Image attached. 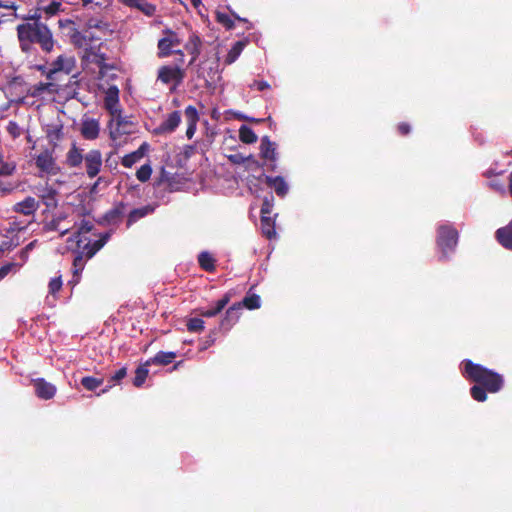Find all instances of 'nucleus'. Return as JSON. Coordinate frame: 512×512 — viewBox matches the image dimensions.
I'll list each match as a JSON object with an SVG mask.
<instances>
[{"label":"nucleus","mask_w":512,"mask_h":512,"mask_svg":"<svg viewBox=\"0 0 512 512\" xmlns=\"http://www.w3.org/2000/svg\"><path fill=\"white\" fill-rule=\"evenodd\" d=\"M41 16H33L32 22L21 23L17 26V38L22 52L31 54L35 52L34 44H39L47 53L54 48V39L48 26L39 21Z\"/></svg>","instance_id":"f257e3e1"},{"label":"nucleus","mask_w":512,"mask_h":512,"mask_svg":"<svg viewBox=\"0 0 512 512\" xmlns=\"http://www.w3.org/2000/svg\"><path fill=\"white\" fill-rule=\"evenodd\" d=\"M463 375L483 386L488 392L496 393L503 386V377L471 360L463 361Z\"/></svg>","instance_id":"f03ea898"},{"label":"nucleus","mask_w":512,"mask_h":512,"mask_svg":"<svg viewBox=\"0 0 512 512\" xmlns=\"http://www.w3.org/2000/svg\"><path fill=\"white\" fill-rule=\"evenodd\" d=\"M73 241L76 242L78 248L82 249V254L90 259L92 258L108 241L109 234H103L98 240H90L86 235L92 230L93 223L90 220L81 219L79 223L75 222Z\"/></svg>","instance_id":"7ed1b4c3"},{"label":"nucleus","mask_w":512,"mask_h":512,"mask_svg":"<svg viewBox=\"0 0 512 512\" xmlns=\"http://www.w3.org/2000/svg\"><path fill=\"white\" fill-rule=\"evenodd\" d=\"M104 107L111 115L109 128L111 130V137L115 138L113 131L114 125L116 126V129L119 130L122 125L127 123L126 119L122 116V110L119 103V89L117 86L111 85L105 91Z\"/></svg>","instance_id":"20e7f679"},{"label":"nucleus","mask_w":512,"mask_h":512,"mask_svg":"<svg viewBox=\"0 0 512 512\" xmlns=\"http://www.w3.org/2000/svg\"><path fill=\"white\" fill-rule=\"evenodd\" d=\"M458 242V232L451 225H441L437 230V246L441 258H448L453 253Z\"/></svg>","instance_id":"39448f33"},{"label":"nucleus","mask_w":512,"mask_h":512,"mask_svg":"<svg viewBox=\"0 0 512 512\" xmlns=\"http://www.w3.org/2000/svg\"><path fill=\"white\" fill-rule=\"evenodd\" d=\"M185 77V72L178 65L175 66H161L158 70L157 79L164 84L174 82L175 85H179Z\"/></svg>","instance_id":"423d86ee"},{"label":"nucleus","mask_w":512,"mask_h":512,"mask_svg":"<svg viewBox=\"0 0 512 512\" xmlns=\"http://www.w3.org/2000/svg\"><path fill=\"white\" fill-rule=\"evenodd\" d=\"M83 162L87 176L89 178H94L101 171L102 154L99 150L92 149L84 155Z\"/></svg>","instance_id":"0eeeda50"},{"label":"nucleus","mask_w":512,"mask_h":512,"mask_svg":"<svg viewBox=\"0 0 512 512\" xmlns=\"http://www.w3.org/2000/svg\"><path fill=\"white\" fill-rule=\"evenodd\" d=\"M75 68V59L71 56L60 55L52 62L51 68L47 73L48 79H54V75L59 72L70 74Z\"/></svg>","instance_id":"6e6552de"},{"label":"nucleus","mask_w":512,"mask_h":512,"mask_svg":"<svg viewBox=\"0 0 512 512\" xmlns=\"http://www.w3.org/2000/svg\"><path fill=\"white\" fill-rule=\"evenodd\" d=\"M35 164L37 168L46 174L56 175L59 171V168L56 164L55 159L52 156V153L48 150L40 153L36 159Z\"/></svg>","instance_id":"1a4fd4ad"},{"label":"nucleus","mask_w":512,"mask_h":512,"mask_svg":"<svg viewBox=\"0 0 512 512\" xmlns=\"http://www.w3.org/2000/svg\"><path fill=\"white\" fill-rule=\"evenodd\" d=\"M80 133L86 140L97 139L100 133L99 120L84 116L81 120Z\"/></svg>","instance_id":"9d476101"},{"label":"nucleus","mask_w":512,"mask_h":512,"mask_svg":"<svg viewBox=\"0 0 512 512\" xmlns=\"http://www.w3.org/2000/svg\"><path fill=\"white\" fill-rule=\"evenodd\" d=\"M35 393L37 397L44 400L52 399L56 394V386L50 382H47L43 378H37L33 380Z\"/></svg>","instance_id":"9b49d317"},{"label":"nucleus","mask_w":512,"mask_h":512,"mask_svg":"<svg viewBox=\"0 0 512 512\" xmlns=\"http://www.w3.org/2000/svg\"><path fill=\"white\" fill-rule=\"evenodd\" d=\"M181 123V113L174 111L166 117V119L158 126L156 133L165 134L172 133Z\"/></svg>","instance_id":"f8f14e48"},{"label":"nucleus","mask_w":512,"mask_h":512,"mask_svg":"<svg viewBox=\"0 0 512 512\" xmlns=\"http://www.w3.org/2000/svg\"><path fill=\"white\" fill-rule=\"evenodd\" d=\"M66 219H67V217L65 215L59 214V215L55 216L53 219H51L50 221L46 222L44 224V229L46 231H59L60 236H64L71 229L70 226L64 224Z\"/></svg>","instance_id":"ddd939ff"},{"label":"nucleus","mask_w":512,"mask_h":512,"mask_svg":"<svg viewBox=\"0 0 512 512\" xmlns=\"http://www.w3.org/2000/svg\"><path fill=\"white\" fill-rule=\"evenodd\" d=\"M39 208V203L33 197H26L23 201L16 203L14 211L26 216L33 215Z\"/></svg>","instance_id":"4468645a"},{"label":"nucleus","mask_w":512,"mask_h":512,"mask_svg":"<svg viewBox=\"0 0 512 512\" xmlns=\"http://www.w3.org/2000/svg\"><path fill=\"white\" fill-rule=\"evenodd\" d=\"M148 148V144L143 143L137 150L133 151L130 154L125 155L122 158L121 164L126 168H131L134 164L139 162L144 157V155L148 151Z\"/></svg>","instance_id":"2eb2a0df"},{"label":"nucleus","mask_w":512,"mask_h":512,"mask_svg":"<svg viewBox=\"0 0 512 512\" xmlns=\"http://www.w3.org/2000/svg\"><path fill=\"white\" fill-rule=\"evenodd\" d=\"M201 44L202 42L200 37L195 33L191 34L186 42L185 49L191 55V60L189 62L190 65L193 64L200 55Z\"/></svg>","instance_id":"dca6fc26"},{"label":"nucleus","mask_w":512,"mask_h":512,"mask_svg":"<svg viewBox=\"0 0 512 512\" xmlns=\"http://www.w3.org/2000/svg\"><path fill=\"white\" fill-rule=\"evenodd\" d=\"M122 3L128 7L140 10L146 16H153L156 11L155 5L145 0H122Z\"/></svg>","instance_id":"f3484780"},{"label":"nucleus","mask_w":512,"mask_h":512,"mask_svg":"<svg viewBox=\"0 0 512 512\" xmlns=\"http://www.w3.org/2000/svg\"><path fill=\"white\" fill-rule=\"evenodd\" d=\"M266 183L268 184L269 187L273 188L276 194L280 197H284L288 193V184L281 176H266Z\"/></svg>","instance_id":"a211bd4d"},{"label":"nucleus","mask_w":512,"mask_h":512,"mask_svg":"<svg viewBox=\"0 0 512 512\" xmlns=\"http://www.w3.org/2000/svg\"><path fill=\"white\" fill-rule=\"evenodd\" d=\"M496 237L503 247L512 250V220L506 227L499 228L496 231Z\"/></svg>","instance_id":"6ab92c4d"},{"label":"nucleus","mask_w":512,"mask_h":512,"mask_svg":"<svg viewBox=\"0 0 512 512\" xmlns=\"http://www.w3.org/2000/svg\"><path fill=\"white\" fill-rule=\"evenodd\" d=\"M261 156L267 160L275 161L276 160V144L265 136L261 139L260 145Z\"/></svg>","instance_id":"aec40b11"},{"label":"nucleus","mask_w":512,"mask_h":512,"mask_svg":"<svg viewBox=\"0 0 512 512\" xmlns=\"http://www.w3.org/2000/svg\"><path fill=\"white\" fill-rule=\"evenodd\" d=\"M230 301V296L229 294H226L224 295L223 298H221L220 300L217 301L216 303V306L214 308H211V309H198L197 312L199 313V315L203 316V317H214L216 316L217 314H219L224 308L225 306L229 303Z\"/></svg>","instance_id":"412c9836"},{"label":"nucleus","mask_w":512,"mask_h":512,"mask_svg":"<svg viewBox=\"0 0 512 512\" xmlns=\"http://www.w3.org/2000/svg\"><path fill=\"white\" fill-rule=\"evenodd\" d=\"M241 309V303L234 304L227 311L226 315L221 321V326L229 329L239 318V310Z\"/></svg>","instance_id":"4be33fe9"},{"label":"nucleus","mask_w":512,"mask_h":512,"mask_svg":"<svg viewBox=\"0 0 512 512\" xmlns=\"http://www.w3.org/2000/svg\"><path fill=\"white\" fill-rule=\"evenodd\" d=\"M245 45L246 43L244 41L235 42L225 58V64L231 65L234 63L242 53Z\"/></svg>","instance_id":"5701e85b"},{"label":"nucleus","mask_w":512,"mask_h":512,"mask_svg":"<svg viewBox=\"0 0 512 512\" xmlns=\"http://www.w3.org/2000/svg\"><path fill=\"white\" fill-rule=\"evenodd\" d=\"M85 266V261L83 259L82 254H78L73 261V277L72 280H70V284L73 286L78 284L80 280V274L83 271Z\"/></svg>","instance_id":"b1692460"},{"label":"nucleus","mask_w":512,"mask_h":512,"mask_svg":"<svg viewBox=\"0 0 512 512\" xmlns=\"http://www.w3.org/2000/svg\"><path fill=\"white\" fill-rule=\"evenodd\" d=\"M262 233L268 239H272L276 235L275 223L270 216H261Z\"/></svg>","instance_id":"393cba45"},{"label":"nucleus","mask_w":512,"mask_h":512,"mask_svg":"<svg viewBox=\"0 0 512 512\" xmlns=\"http://www.w3.org/2000/svg\"><path fill=\"white\" fill-rule=\"evenodd\" d=\"M153 211L154 208L149 205L132 210L128 216V225H131L139 219L151 214Z\"/></svg>","instance_id":"a878e982"},{"label":"nucleus","mask_w":512,"mask_h":512,"mask_svg":"<svg viewBox=\"0 0 512 512\" xmlns=\"http://www.w3.org/2000/svg\"><path fill=\"white\" fill-rule=\"evenodd\" d=\"M198 263L202 269L205 271H213L215 268V259L213 256L207 252L203 251L198 255Z\"/></svg>","instance_id":"bb28decb"},{"label":"nucleus","mask_w":512,"mask_h":512,"mask_svg":"<svg viewBox=\"0 0 512 512\" xmlns=\"http://www.w3.org/2000/svg\"><path fill=\"white\" fill-rule=\"evenodd\" d=\"M150 365V361H147L145 364L143 365H140L136 371H135V377H134V380H133V384L134 386L136 387H141L148 374H149V369H148V366Z\"/></svg>","instance_id":"cd10ccee"},{"label":"nucleus","mask_w":512,"mask_h":512,"mask_svg":"<svg viewBox=\"0 0 512 512\" xmlns=\"http://www.w3.org/2000/svg\"><path fill=\"white\" fill-rule=\"evenodd\" d=\"M84 160V155L80 149L73 146L67 154V162L71 167H78Z\"/></svg>","instance_id":"c85d7f7f"},{"label":"nucleus","mask_w":512,"mask_h":512,"mask_svg":"<svg viewBox=\"0 0 512 512\" xmlns=\"http://www.w3.org/2000/svg\"><path fill=\"white\" fill-rule=\"evenodd\" d=\"M174 358H176L175 352L160 351L149 361H150V364L154 363V364H159V365H168L173 361Z\"/></svg>","instance_id":"c756f323"},{"label":"nucleus","mask_w":512,"mask_h":512,"mask_svg":"<svg viewBox=\"0 0 512 512\" xmlns=\"http://www.w3.org/2000/svg\"><path fill=\"white\" fill-rule=\"evenodd\" d=\"M239 138L243 143L246 144H252L257 141V135L254 133V131L246 126L242 125L239 129Z\"/></svg>","instance_id":"7c9ffc66"},{"label":"nucleus","mask_w":512,"mask_h":512,"mask_svg":"<svg viewBox=\"0 0 512 512\" xmlns=\"http://www.w3.org/2000/svg\"><path fill=\"white\" fill-rule=\"evenodd\" d=\"M16 245L12 233H0V253L9 251Z\"/></svg>","instance_id":"2f4dec72"},{"label":"nucleus","mask_w":512,"mask_h":512,"mask_svg":"<svg viewBox=\"0 0 512 512\" xmlns=\"http://www.w3.org/2000/svg\"><path fill=\"white\" fill-rule=\"evenodd\" d=\"M171 41L165 36L158 41V49H159V57H167L171 55L174 51H172Z\"/></svg>","instance_id":"473e14b6"},{"label":"nucleus","mask_w":512,"mask_h":512,"mask_svg":"<svg viewBox=\"0 0 512 512\" xmlns=\"http://www.w3.org/2000/svg\"><path fill=\"white\" fill-rule=\"evenodd\" d=\"M18 188V183L11 180H0V197L11 194Z\"/></svg>","instance_id":"72a5a7b5"},{"label":"nucleus","mask_w":512,"mask_h":512,"mask_svg":"<svg viewBox=\"0 0 512 512\" xmlns=\"http://www.w3.org/2000/svg\"><path fill=\"white\" fill-rule=\"evenodd\" d=\"M110 184V181L108 178L104 176L98 177V179L93 183V185L90 187V194L96 195L99 192L106 189Z\"/></svg>","instance_id":"f704fd0d"},{"label":"nucleus","mask_w":512,"mask_h":512,"mask_svg":"<svg viewBox=\"0 0 512 512\" xmlns=\"http://www.w3.org/2000/svg\"><path fill=\"white\" fill-rule=\"evenodd\" d=\"M486 389L480 384H476L471 387L470 393L474 400L478 402H484L487 398Z\"/></svg>","instance_id":"c9c22d12"},{"label":"nucleus","mask_w":512,"mask_h":512,"mask_svg":"<svg viewBox=\"0 0 512 512\" xmlns=\"http://www.w3.org/2000/svg\"><path fill=\"white\" fill-rule=\"evenodd\" d=\"M242 305L245 306L246 308L250 309V310L251 309H257L261 305V299H260V297L257 294L247 295L243 299L241 306Z\"/></svg>","instance_id":"e433bc0d"},{"label":"nucleus","mask_w":512,"mask_h":512,"mask_svg":"<svg viewBox=\"0 0 512 512\" xmlns=\"http://www.w3.org/2000/svg\"><path fill=\"white\" fill-rule=\"evenodd\" d=\"M102 382V379H98L91 376H86L81 379V384L83 385V387L90 391L97 389L102 384Z\"/></svg>","instance_id":"4c0bfd02"},{"label":"nucleus","mask_w":512,"mask_h":512,"mask_svg":"<svg viewBox=\"0 0 512 512\" xmlns=\"http://www.w3.org/2000/svg\"><path fill=\"white\" fill-rule=\"evenodd\" d=\"M16 165L13 162H7L0 155V176H10L14 173Z\"/></svg>","instance_id":"58836bf2"},{"label":"nucleus","mask_w":512,"mask_h":512,"mask_svg":"<svg viewBox=\"0 0 512 512\" xmlns=\"http://www.w3.org/2000/svg\"><path fill=\"white\" fill-rule=\"evenodd\" d=\"M152 174V167L150 164L142 165L136 172V177L140 182H146L150 179Z\"/></svg>","instance_id":"ea45409f"},{"label":"nucleus","mask_w":512,"mask_h":512,"mask_svg":"<svg viewBox=\"0 0 512 512\" xmlns=\"http://www.w3.org/2000/svg\"><path fill=\"white\" fill-rule=\"evenodd\" d=\"M187 124H197L199 121L198 111L194 106H187L184 111Z\"/></svg>","instance_id":"a19ab883"},{"label":"nucleus","mask_w":512,"mask_h":512,"mask_svg":"<svg viewBox=\"0 0 512 512\" xmlns=\"http://www.w3.org/2000/svg\"><path fill=\"white\" fill-rule=\"evenodd\" d=\"M70 40L77 47H82L86 44V37L75 28L70 30Z\"/></svg>","instance_id":"79ce46f5"},{"label":"nucleus","mask_w":512,"mask_h":512,"mask_svg":"<svg viewBox=\"0 0 512 512\" xmlns=\"http://www.w3.org/2000/svg\"><path fill=\"white\" fill-rule=\"evenodd\" d=\"M187 329L189 332H200L204 329V321L201 318H191L187 322Z\"/></svg>","instance_id":"37998d69"},{"label":"nucleus","mask_w":512,"mask_h":512,"mask_svg":"<svg viewBox=\"0 0 512 512\" xmlns=\"http://www.w3.org/2000/svg\"><path fill=\"white\" fill-rule=\"evenodd\" d=\"M39 191V196L45 201L46 205H50L53 201H55L56 192L53 188L45 187Z\"/></svg>","instance_id":"c03bdc74"},{"label":"nucleus","mask_w":512,"mask_h":512,"mask_svg":"<svg viewBox=\"0 0 512 512\" xmlns=\"http://www.w3.org/2000/svg\"><path fill=\"white\" fill-rule=\"evenodd\" d=\"M107 23L100 18H90L86 21L85 27L87 29L104 30L107 28Z\"/></svg>","instance_id":"a18cd8bd"},{"label":"nucleus","mask_w":512,"mask_h":512,"mask_svg":"<svg viewBox=\"0 0 512 512\" xmlns=\"http://www.w3.org/2000/svg\"><path fill=\"white\" fill-rule=\"evenodd\" d=\"M61 3L57 1H52L48 5L41 8V10L45 13L47 17H51L57 14L60 11Z\"/></svg>","instance_id":"49530a36"},{"label":"nucleus","mask_w":512,"mask_h":512,"mask_svg":"<svg viewBox=\"0 0 512 512\" xmlns=\"http://www.w3.org/2000/svg\"><path fill=\"white\" fill-rule=\"evenodd\" d=\"M123 213H124V205L120 204L117 207L110 210L109 212H107L106 218L109 221H115L118 218H120L123 215Z\"/></svg>","instance_id":"de8ad7c7"},{"label":"nucleus","mask_w":512,"mask_h":512,"mask_svg":"<svg viewBox=\"0 0 512 512\" xmlns=\"http://www.w3.org/2000/svg\"><path fill=\"white\" fill-rule=\"evenodd\" d=\"M217 21L222 24L224 27H226L227 29H232L233 26H234V22L233 20L231 19V17L226 14V13H221V12H218L217 13Z\"/></svg>","instance_id":"09e8293b"},{"label":"nucleus","mask_w":512,"mask_h":512,"mask_svg":"<svg viewBox=\"0 0 512 512\" xmlns=\"http://www.w3.org/2000/svg\"><path fill=\"white\" fill-rule=\"evenodd\" d=\"M49 292L51 294H55L57 293L61 287H62V279H61V276H58V277H55V278H52L49 282Z\"/></svg>","instance_id":"8fccbe9b"},{"label":"nucleus","mask_w":512,"mask_h":512,"mask_svg":"<svg viewBox=\"0 0 512 512\" xmlns=\"http://www.w3.org/2000/svg\"><path fill=\"white\" fill-rule=\"evenodd\" d=\"M273 197L271 196V199L266 198L263 201L262 207H261V216H269L272 212L273 208Z\"/></svg>","instance_id":"3c124183"},{"label":"nucleus","mask_w":512,"mask_h":512,"mask_svg":"<svg viewBox=\"0 0 512 512\" xmlns=\"http://www.w3.org/2000/svg\"><path fill=\"white\" fill-rule=\"evenodd\" d=\"M164 33L166 34V37L171 41L173 47L180 45L181 40L175 32L170 29H166L164 30Z\"/></svg>","instance_id":"603ef678"},{"label":"nucleus","mask_w":512,"mask_h":512,"mask_svg":"<svg viewBox=\"0 0 512 512\" xmlns=\"http://www.w3.org/2000/svg\"><path fill=\"white\" fill-rule=\"evenodd\" d=\"M17 264L9 263L0 267V280L4 279L12 270L16 269Z\"/></svg>","instance_id":"864d4df0"},{"label":"nucleus","mask_w":512,"mask_h":512,"mask_svg":"<svg viewBox=\"0 0 512 512\" xmlns=\"http://www.w3.org/2000/svg\"><path fill=\"white\" fill-rule=\"evenodd\" d=\"M127 374V369L125 367L120 368L118 371L112 375L111 380L114 382H119L122 380Z\"/></svg>","instance_id":"5fc2aeb1"},{"label":"nucleus","mask_w":512,"mask_h":512,"mask_svg":"<svg viewBox=\"0 0 512 512\" xmlns=\"http://www.w3.org/2000/svg\"><path fill=\"white\" fill-rule=\"evenodd\" d=\"M7 130L14 138L20 135L19 126L15 122H9Z\"/></svg>","instance_id":"6e6d98bb"},{"label":"nucleus","mask_w":512,"mask_h":512,"mask_svg":"<svg viewBox=\"0 0 512 512\" xmlns=\"http://www.w3.org/2000/svg\"><path fill=\"white\" fill-rule=\"evenodd\" d=\"M251 87H252V88H255V89L259 90V91H264V90H266V89L270 88V85H269V83H268V82H266V81H263V80H261V81H256V80H255V81L253 82V84L251 85Z\"/></svg>","instance_id":"4d7b16f0"},{"label":"nucleus","mask_w":512,"mask_h":512,"mask_svg":"<svg viewBox=\"0 0 512 512\" xmlns=\"http://www.w3.org/2000/svg\"><path fill=\"white\" fill-rule=\"evenodd\" d=\"M51 86V83H39L35 86L34 93L37 95L42 94L43 92L49 90Z\"/></svg>","instance_id":"13d9d810"},{"label":"nucleus","mask_w":512,"mask_h":512,"mask_svg":"<svg viewBox=\"0 0 512 512\" xmlns=\"http://www.w3.org/2000/svg\"><path fill=\"white\" fill-rule=\"evenodd\" d=\"M196 127L197 124H187L186 136L188 139H191L194 136L196 132Z\"/></svg>","instance_id":"bf43d9fd"},{"label":"nucleus","mask_w":512,"mask_h":512,"mask_svg":"<svg viewBox=\"0 0 512 512\" xmlns=\"http://www.w3.org/2000/svg\"><path fill=\"white\" fill-rule=\"evenodd\" d=\"M411 130V127L407 123H401L398 125V131L402 135H407Z\"/></svg>","instance_id":"052dcab7"},{"label":"nucleus","mask_w":512,"mask_h":512,"mask_svg":"<svg viewBox=\"0 0 512 512\" xmlns=\"http://www.w3.org/2000/svg\"><path fill=\"white\" fill-rule=\"evenodd\" d=\"M173 53L178 56L177 57V62L182 64L184 62V53H183V51L182 50H176Z\"/></svg>","instance_id":"680f3d73"},{"label":"nucleus","mask_w":512,"mask_h":512,"mask_svg":"<svg viewBox=\"0 0 512 512\" xmlns=\"http://www.w3.org/2000/svg\"><path fill=\"white\" fill-rule=\"evenodd\" d=\"M0 7H4V8H8V9H16V5L15 3L11 2V3H2L0 2Z\"/></svg>","instance_id":"e2e57ef3"},{"label":"nucleus","mask_w":512,"mask_h":512,"mask_svg":"<svg viewBox=\"0 0 512 512\" xmlns=\"http://www.w3.org/2000/svg\"><path fill=\"white\" fill-rule=\"evenodd\" d=\"M492 187L500 193H505V187L502 184H492Z\"/></svg>","instance_id":"0e129e2a"},{"label":"nucleus","mask_w":512,"mask_h":512,"mask_svg":"<svg viewBox=\"0 0 512 512\" xmlns=\"http://www.w3.org/2000/svg\"><path fill=\"white\" fill-rule=\"evenodd\" d=\"M508 189H509V193H510V195L512 197V172L509 175V186H508Z\"/></svg>","instance_id":"69168bd1"},{"label":"nucleus","mask_w":512,"mask_h":512,"mask_svg":"<svg viewBox=\"0 0 512 512\" xmlns=\"http://www.w3.org/2000/svg\"><path fill=\"white\" fill-rule=\"evenodd\" d=\"M191 3H192L195 7H198V6L201 4V0H191Z\"/></svg>","instance_id":"338daca9"},{"label":"nucleus","mask_w":512,"mask_h":512,"mask_svg":"<svg viewBox=\"0 0 512 512\" xmlns=\"http://www.w3.org/2000/svg\"><path fill=\"white\" fill-rule=\"evenodd\" d=\"M91 3H92V0H82V4L84 7H87Z\"/></svg>","instance_id":"774afa93"}]
</instances>
